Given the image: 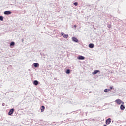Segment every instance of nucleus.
I'll return each instance as SVG.
<instances>
[{"mask_svg": "<svg viewBox=\"0 0 126 126\" xmlns=\"http://www.w3.org/2000/svg\"><path fill=\"white\" fill-rule=\"evenodd\" d=\"M13 111H10L9 112V113H8V114H9V115H11V114H13Z\"/></svg>", "mask_w": 126, "mask_h": 126, "instance_id": "14", "label": "nucleus"}, {"mask_svg": "<svg viewBox=\"0 0 126 126\" xmlns=\"http://www.w3.org/2000/svg\"><path fill=\"white\" fill-rule=\"evenodd\" d=\"M120 109L122 110V111H124V110H125V106L121 105L120 106Z\"/></svg>", "mask_w": 126, "mask_h": 126, "instance_id": "10", "label": "nucleus"}, {"mask_svg": "<svg viewBox=\"0 0 126 126\" xmlns=\"http://www.w3.org/2000/svg\"><path fill=\"white\" fill-rule=\"evenodd\" d=\"M89 48H91V49H92V48H94V44L91 43L89 45Z\"/></svg>", "mask_w": 126, "mask_h": 126, "instance_id": "8", "label": "nucleus"}, {"mask_svg": "<svg viewBox=\"0 0 126 126\" xmlns=\"http://www.w3.org/2000/svg\"><path fill=\"white\" fill-rule=\"evenodd\" d=\"M38 84L39 82H38L37 80H35L33 82V84H34V85H38Z\"/></svg>", "mask_w": 126, "mask_h": 126, "instance_id": "11", "label": "nucleus"}, {"mask_svg": "<svg viewBox=\"0 0 126 126\" xmlns=\"http://www.w3.org/2000/svg\"><path fill=\"white\" fill-rule=\"evenodd\" d=\"M108 91H111V90L108 89H106L104 90V92H108Z\"/></svg>", "mask_w": 126, "mask_h": 126, "instance_id": "13", "label": "nucleus"}, {"mask_svg": "<svg viewBox=\"0 0 126 126\" xmlns=\"http://www.w3.org/2000/svg\"><path fill=\"white\" fill-rule=\"evenodd\" d=\"M103 126H107V125H106V124H104V125H103Z\"/></svg>", "mask_w": 126, "mask_h": 126, "instance_id": "22", "label": "nucleus"}, {"mask_svg": "<svg viewBox=\"0 0 126 126\" xmlns=\"http://www.w3.org/2000/svg\"><path fill=\"white\" fill-rule=\"evenodd\" d=\"M98 72H100L99 70H95L93 72V74H94V75H95V74H97V73H98Z\"/></svg>", "mask_w": 126, "mask_h": 126, "instance_id": "7", "label": "nucleus"}, {"mask_svg": "<svg viewBox=\"0 0 126 126\" xmlns=\"http://www.w3.org/2000/svg\"><path fill=\"white\" fill-rule=\"evenodd\" d=\"M15 45V43H14V42H12L10 43V46H14Z\"/></svg>", "mask_w": 126, "mask_h": 126, "instance_id": "15", "label": "nucleus"}, {"mask_svg": "<svg viewBox=\"0 0 126 126\" xmlns=\"http://www.w3.org/2000/svg\"><path fill=\"white\" fill-rule=\"evenodd\" d=\"M33 66H34V67H39V63H33Z\"/></svg>", "mask_w": 126, "mask_h": 126, "instance_id": "9", "label": "nucleus"}, {"mask_svg": "<svg viewBox=\"0 0 126 126\" xmlns=\"http://www.w3.org/2000/svg\"><path fill=\"white\" fill-rule=\"evenodd\" d=\"M4 14L8 15L9 14H11V12H10L9 11H6L4 12Z\"/></svg>", "mask_w": 126, "mask_h": 126, "instance_id": "5", "label": "nucleus"}, {"mask_svg": "<svg viewBox=\"0 0 126 126\" xmlns=\"http://www.w3.org/2000/svg\"><path fill=\"white\" fill-rule=\"evenodd\" d=\"M78 60H84V59H85V57H84L83 56H79L78 57Z\"/></svg>", "mask_w": 126, "mask_h": 126, "instance_id": "6", "label": "nucleus"}, {"mask_svg": "<svg viewBox=\"0 0 126 126\" xmlns=\"http://www.w3.org/2000/svg\"><path fill=\"white\" fill-rule=\"evenodd\" d=\"M41 111H44V110H45V106H41Z\"/></svg>", "mask_w": 126, "mask_h": 126, "instance_id": "16", "label": "nucleus"}, {"mask_svg": "<svg viewBox=\"0 0 126 126\" xmlns=\"http://www.w3.org/2000/svg\"><path fill=\"white\" fill-rule=\"evenodd\" d=\"M10 111H14V109H11L10 110Z\"/></svg>", "mask_w": 126, "mask_h": 126, "instance_id": "19", "label": "nucleus"}, {"mask_svg": "<svg viewBox=\"0 0 126 126\" xmlns=\"http://www.w3.org/2000/svg\"><path fill=\"white\" fill-rule=\"evenodd\" d=\"M72 39L73 42H75L76 43H77V42H78V39L76 37H72Z\"/></svg>", "mask_w": 126, "mask_h": 126, "instance_id": "3", "label": "nucleus"}, {"mask_svg": "<svg viewBox=\"0 0 126 126\" xmlns=\"http://www.w3.org/2000/svg\"><path fill=\"white\" fill-rule=\"evenodd\" d=\"M112 89H113V87H110V90H111Z\"/></svg>", "mask_w": 126, "mask_h": 126, "instance_id": "21", "label": "nucleus"}, {"mask_svg": "<svg viewBox=\"0 0 126 126\" xmlns=\"http://www.w3.org/2000/svg\"><path fill=\"white\" fill-rule=\"evenodd\" d=\"M115 102L117 103L118 105H121V104H124V102H123L121 99H118L115 100Z\"/></svg>", "mask_w": 126, "mask_h": 126, "instance_id": "1", "label": "nucleus"}, {"mask_svg": "<svg viewBox=\"0 0 126 126\" xmlns=\"http://www.w3.org/2000/svg\"><path fill=\"white\" fill-rule=\"evenodd\" d=\"M77 4H78L77 2L74 3V5H75V6H77Z\"/></svg>", "mask_w": 126, "mask_h": 126, "instance_id": "18", "label": "nucleus"}, {"mask_svg": "<svg viewBox=\"0 0 126 126\" xmlns=\"http://www.w3.org/2000/svg\"><path fill=\"white\" fill-rule=\"evenodd\" d=\"M66 73L67 74H69V73H70V70L69 69H67L66 71Z\"/></svg>", "mask_w": 126, "mask_h": 126, "instance_id": "12", "label": "nucleus"}, {"mask_svg": "<svg viewBox=\"0 0 126 126\" xmlns=\"http://www.w3.org/2000/svg\"><path fill=\"white\" fill-rule=\"evenodd\" d=\"M111 122V119L110 118H108L106 120L105 123L106 125H109Z\"/></svg>", "mask_w": 126, "mask_h": 126, "instance_id": "2", "label": "nucleus"}, {"mask_svg": "<svg viewBox=\"0 0 126 126\" xmlns=\"http://www.w3.org/2000/svg\"><path fill=\"white\" fill-rule=\"evenodd\" d=\"M0 20H1V21H3V17L0 16Z\"/></svg>", "mask_w": 126, "mask_h": 126, "instance_id": "17", "label": "nucleus"}, {"mask_svg": "<svg viewBox=\"0 0 126 126\" xmlns=\"http://www.w3.org/2000/svg\"><path fill=\"white\" fill-rule=\"evenodd\" d=\"M74 26L75 28H76V27H77L76 25H75Z\"/></svg>", "mask_w": 126, "mask_h": 126, "instance_id": "20", "label": "nucleus"}, {"mask_svg": "<svg viewBox=\"0 0 126 126\" xmlns=\"http://www.w3.org/2000/svg\"><path fill=\"white\" fill-rule=\"evenodd\" d=\"M61 35H62V36L65 39H67V38H68V34H64V33H62Z\"/></svg>", "mask_w": 126, "mask_h": 126, "instance_id": "4", "label": "nucleus"}]
</instances>
